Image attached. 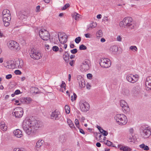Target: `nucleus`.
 <instances>
[{
    "label": "nucleus",
    "mask_w": 151,
    "mask_h": 151,
    "mask_svg": "<svg viewBox=\"0 0 151 151\" xmlns=\"http://www.w3.org/2000/svg\"><path fill=\"white\" fill-rule=\"evenodd\" d=\"M40 127L38 121L32 119H25L23 122L22 127L25 133L28 135H33Z\"/></svg>",
    "instance_id": "1"
},
{
    "label": "nucleus",
    "mask_w": 151,
    "mask_h": 151,
    "mask_svg": "<svg viewBox=\"0 0 151 151\" xmlns=\"http://www.w3.org/2000/svg\"><path fill=\"white\" fill-rule=\"evenodd\" d=\"M132 19L131 17H125L120 22V25H123L124 27L127 28L129 29H133L135 27V24L132 22Z\"/></svg>",
    "instance_id": "2"
},
{
    "label": "nucleus",
    "mask_w": 151,
    "mask_h": 151,
    "mask_svg": "<svg viewBox=\"0 0 151 151\" xmlns=\"http://www.w3.org/2000/svg\"><path fill=\"white\" fill-rule=\"evenodd\" d=\"M115 119L119 125L126 124L128 121L127 116L123 114H118L114 117Z\"/></svg>",
    "instance_id": "3"
},
{
    "label": "nucleus",
    "mask_w": 151,
    "mask_h": 151,
    "mask_svg": "<svg viewBox=\"0 0 151 151\" xmlns=\"http://www.w3.org/2000/svg\"><path fill=\"white\" fill-rule=\"evenodd\" d=\"M141 136L144 138H148L151 134V130L150 127L143 125L140 128Z\"/></svg>",
    "instance_id": "4"
},
{
    "label": "nucleus",
    "mask_w": 151,
    "mask_h": 151,
    "mask_svg": "<svg viewBox=\"0 0 151 151\" xmlns=\"http://www.w3.org/2000/svg\"><path fill=\"white\" fill-rule=\"evenodd\" d=\"M4 65H6V66H23L24 64L22 60L18 59L16 60L7 61L5 63H4Z\"/></svg>",
    "instance_id": "5"
},
{
    "label": "nucleus",
    "mask_w": 151,
    "mask_h": 151,
    "mask_svg": "<svg viewBox=\"0 0 151 151\" xmlns=\"http://www.w3.org/2000/svg\"><path fill=\"white\" fill-rule=\"evenodd\" d=\"M30 55L32 59L35 60H39L42 58L41 53L38 50L35 49H31L30 52Z\"/></svg>",
    "instance_id": "6"
},
{
    "label": "nucleus",
    "mask_w": 151,
    "mask_h": 151,
    "mask_svg": "<svg viewBox=\"0 0 151 151\" xmlns=\"http://www.w3.org/2000/svg\"><path fill=\"white\" fill-rule=\"evenodd\" d=\"M40 37L44 40H47L50 38V35L48 32L44 29H42L39 31Z\"/></svg>",
    "instance_id": "7"
},
{
    "label": "nucleus",
    "mask_w": 151,
    "mask_h": 151,
    "mask_svg": "<svg viewBox=\"0 0 151 151\" xmlns=\"http://www.w3.org/2000/svg\"><path fill=\"white\" fill-rule=\"evenodd\" d=\"M127 80L129 83H135L137 82L139 78V76L137 74H129L126 77Z\"/></svg>",
    "instance_id": "8"
},
{
    "label": "nucleus",
    "mask_w": 151,
    "mask_h": 151,
    "mask_svg": "<svg viewBox=\"0 0 151 151\" xmlns=\"http://www.w3.org/2000/svg\"><path fill=\"white\" fill-rule=\"evenodd\" d=\"M12 114L16 118L21 117L23 114V109L20 107L15 108L13 110Z\"/></svg>",
    "instance_id": "9"
},
{
    "label": "nucleus",
    "mask_w": 151,
    "mask_h": 151,
    "mask_svg": "<svg viewBox=\"0 0 151 151\" xmlns=\"http://www.w3.org/2000/svg\"><path fill=\"white\" fill-rule=\"evenodd\" d=\"M2 17L4 26L6 27L9 26L11 19L10 13L3 15Z\"/></svg>",
    "instance_id": "10"
},
{
    "label": "nucleus",
    "mask_w": 151,
    "mask_h": 151,
    "mask_svg": "<svg viewBox=\"0 0 151 151\" xmlns=\"http://www.w3.org/2000/svg\"><path fill=\"white\" fill-rule=\"evenodd\" d=\"M8 46L11 49H14L17 50L19 49L18 43L13 40L10 41L8 42Z\"/></svg>",
    "instance_id": "11"
},
{
    "label": "nucleus",
    "mask_w": 151,
    "mask_h": 151,
    "mask_svg": "<svg viewBox=\"0 0 151 151\" xmlns=\"http://www.w3.org/2000/svg\"><path fill=\"white\" fill-rule=\"evenodd\" d=\"M120 105L122 107V110L124 113H127L130 111V109L127 103L124 100H121Z\"/></svg>",
    "instance_id": "12"
},
{
    "label": "nucleus",
    "mask_w": 151,
    "mask_h": 151,
    "mask_svg": "<svg viewBox=\"0 0 151 151\" xmlns=\"http://www.w3.org/2000/svg\"><path fill=\"white\" fill-rule=\"evenodd\" d=\"M99 64L101 66H111V62L110 60L107 58H102L99 61Z\"/></svg>",
    "instance_id": "13"
},
{
    "label": "nucleus",
    "mask_w": 151,
    "mask_h": 151,
    "mask_svg": "<svg viewBox=\"0 0 151 151\" xmlns=\"http://www.w3.org/2000/svg\"><path fill=\"white\" fill-rule=\"evenodd\" d=\"M61 115L60 112L55 110L52 112L50 115V118L51 119L54 120H58L61 117Z\"/></svg>",
    "instance_id": "14"
},
{
    "label": "nucleus",
    "mask_w": 151,
    "mask_h": 151,
    "mask_svg": "<svg viewBox=\"0 0 151 151\" xmlns=\"http://www.w3.org/2000/svg\"><path fill=\"white\" fill-rule=\"evenodd\" d=\"M80 108L82 111L85 112L89 110L90 106L88 103L85 101L83 103L81 104Z\"/></svg>",
    "instance_id": "15"
},
{
    "label": "nucleus",
    "mask_w": 151,
    "mask_h": 151,
    "mask_svg": "<svg viewBox=\"0 0 151 151\" xmlns=\"http://www.w3.org/2000/svg\"><path fill=\"white\" fill-rule=\"evenodd\" d=\"M77 80L78 81L79 86L81 88H84L85 86V82L83 78L81 76H79L77 77Z\"/></svg>",
    "instance_id": "16"
},
{
    "label": "nucleus",
    "mask_w": 151,
    "mask_h": 151,
    "mask_svg": "<svg viewBox=\"0 0 151 151\" xmlns=\"http://www.w3.org/2000/svg\"><path fill=\"white\" fill-rule=\"evenodd\" d=\"M59 40L61 44H64L67 41L68 37L65 34H64L61 36V34L60 35H58Z\"/></svg>",
    "instance_id": "17"
},
{
    "label": "nucleus",
    "mask_w": 151,
    "mask_h": 151,
    "mask_svg": "<svg viewBox=\"0 0 151 151\" xmlns=\"http://www.w3.org/2000/svg\"><path fill=\"white\" fill-rule=\"evenodd\" d=\"M118 148L120 150L122 151H131L132 150L131 148L128 146L121 145H118Z\"/></svg>",
    "instance_id": "18"
},
{
    "label": "nucleus",
    "mask_w": 151,
    "mask_h": 151,
    "mask_svg": "<svg viewBox=\"0 0 151 151\" xmlns=\"http://www.w3.org/2000/svg\"><path fill=\"white\" fill-rule=\"evenodd\" d=\"M145 84L148 88L150 90L151 89V76L147 77Z\"/></svg>",
    "instance_id": "19"
},
{
    "label": "nucleus",
    "mask_w": 151,
    "mask_h": 151,
    "mask_svg": "<svg viewBox=\"0 0 151 151\" xmlns=\"http://www.w3.org/2000/svg\"><path fill=\"white\" fill-rule=\"evenodd\" d=\"M15 136L18 138H20L23 136L22 132L19 129H17L14 130L13 132Z\"/></svg>",
    "instance_id": "20"
},
{
    "label": "nucleus",
    "mask_w": 151,
    "mask_h": 151,
    "mask_svg": "<svg viewBox=\"0 0 151 151\" xmlns=\"http://www.w3.org/2000/svg\"><path fill=\"white\" fill-rule=\"evenodd\" d=\"M118 48L117 46L113 45L111 46L110 49V52L113 54H115L118 51Z\"/></svg>",
    "instance_id": "21"
},
{
    "label": "nucleus",
    "mask_w": 151,
    "mask_h": 151,
    "mask_svg": "<svg viewBox=\"0 0 151 151\" xmlns=\"http://www.w3.org/2000/svg\"><path fill=\"white\" fill-rule=\"evenodd\" d=\"M67 123L69 127L72 129L73 130H76V129L75 127L74 124L73 123L72 121L70 119H67Z\"/></svg>",
    "instance_id": "22"
},
{
    "label": "nucleus",
    "mask_w": 151,
    "mask_h": 151,
    "mask_svg": "<svg viewBox=\"0 0 151 151\" xmlns=\"http://www.w3.org/2000/svg\"><path fill=\"white\" fill-rule=\"evenodd\" d=\"M18 17L19 19L23 21H25L27 18V16L26 15L23 14L22 13L19 14L18 15Z\"/></svg>",
    "instance_id": "23"
},
{
    "label": "nucleus",
    "mask_w": 151,
    "mask_h": 151,
    "mask_svg": "<svg viewBox=\"0 0 151 151\" xmlns=\"http://www.w3.org/2000/svg\"><path fill=\"white\" fill-rule=\"evenodd\" d=\"M70 56V54L67 52H65L63 54V59L65 61H67L69 59Z\"/></svg>",
    "instance_id": "24"
},
{
    "label": "nucleus",
    "mask_w": 151,
    "mask_h": 151,
    "mask_svg": "<svg viewBox=\"0 0 151 151\" xmlns=\"http://www.w3.org/2000/svg\"><path fill=\"white\" fill-rule=\"evenodd\" d=\"M139 147L140 148H142L143 150L145 151L148 150L149 149L148 146L145 145L144 143L140 145Z\"/></svg>",
    "instance_id": "25"
},
{
    "label": "nucleus",
    "mask_w": 151,
    "mask_h": 151,
    "mask_svg": "<svg viewBox=\"0 0 151 151\" xmlns=\"http://www.w3.org/2000/svg\"><path fill=\"white\" fill-rule=\"evenodd\" d=\"M91 61L88 59H86L84 60L83 63V65H84L90 66L91 65Z\"/></svg>",
    "instance_id": "26"
},
{
    "label": "nucleus",
    "mask_w": 151,
    "mask_h": 151,
    "mask_svg": "<svg viewBox=\"0 0 151 151\" xmlns=\"http://www.w3.org/2000/svg\"><path fill=\"white\" fill-rule=\"evenodd\" d=\"M66 140L65 136L64 135H62L60 136L59 138V141L62 143L65 142Z\"/></svg>",
    "instance_id": "27"
},
{
    "label": "nucleus",
    "mask_w": 151,
    "mask_h": 151,
    "mask_svg": "<svg viewBox=\"0 0 151 151\" xmlns=\"http://www.w3.org/2000/svg\"><path fill=\"white\" fill-rule=\"evenodd\" d=\"M44 141L42 140H39L37 142L36 145V147L37 148H39L42 145Z\"/></svg>",
    "instance_id": "28"
},
{
    "label": "nucleus",
    "mask_w": 151,
    "mask_h": 151,
    "mask_svg": "<svg viewBox=\"0 0 151 151\" xmlns=\"http://www.w3.org/2000/svg\"><path fill=\"white\" fill-rule=\"evenodd\" d=\"M139 86H137L134 87L132 88V91L135 94H137L138 93L139 91V89L138 88Z\"/></svg>",
    "instance_id": "29"
},
{
    "label": "nucleus",
    "mask_w": 151,
    "mask_h": 151,
    "mask_svg": "<svg viewBox=\"0 0 151 151\" xmlns=\"http://www.w3.org/2000/svg\"><path fill=\"white\" fill-rule=\"evenodd\" d=\"M25 104H29L31 103L32 101V99L29 97H25Z\"/></svg>",
    "instance_id": "30"
},
{
    "label": "nucleus",
    "mask_w": 151,
    "mask_h": 151,
    "mask_svg": "<svg viewBox=\"0 0 151 151\" xmlns=\"http://www.w3.org/2000/svg\"><path fill=\"white\" fill-rule=\"evenodd\" d=\"M0 127L4 131H5L7 129V127L4 123L0 124Z\"/></svg>",
    "instance_id": "31"
},
{
    "label": "nucleus",
    "mask_w": 151,
    "mask_h": 151,
    "mask_svg": "<svg viewBox=\"0 0 151 151\" xmlns=\"http://www.w3.org/2000/svg\"><path fill=\"white\" fill-rule=\"evenodd\" d=\"M80 15L77 13H74L73 17L76 20H78L79 18Z\"/></svg>",
    "instance_id": "32"
},
{
    "label": "nucleus",
    "mask_w": 151,
    "mask_h": 151,
    "mask_svg": "<svg viewBox=\"0 0 151 151\" xmlns=\"http://www.w3.org/2000/svg\"><path fill=\"white\" fill-rule=\"evenodd\" d=\"M96 35L97 37H102L103 35V34L101 30H99L96 33Z\"/></svg>",
    "instance_id": "33"
},
{
    "label": "nucleus",
    "mask_w": 151,
    "mask_h": 151,
    "mask_svg": "<svg viewBox=\"0 0 151 151\" xmlns=\"http://www.w3.org/2000/svg\"><path fill=\"white\" fill-rule=\"evenodd\" d=\"M65 112L67 114H68L70 113V108L67 105H65Z\"/></svg>",
    "instance_id": "34"
},
{
    "label": "nucleus",
    "mask_w": 151,
    "mask_h": 151,
    "mask_svg": "<svg viewBox=\"0 0 151 151\" xmlns=\"http://www.w3.org/2000/svg\"><path fill=\"white\" fill-rule=\"evenodd\" d=\"M81 40V38L80 37H77L75 39V41L76 43H79Z\"/></svg>",
    "instance_id": "35"
},
{
    "label": "nucleus",
    "mask_w": 151,
    "mask_h": 151,
    "mask_svg": "<svg viewBox=\"0 0 151 151\" xmlns=\"http://www.w3.org/2000/svg\"><path fill=\"white\" fill-rule=\"evenodd\" d=\"M87 47L83 44L80 45L79 46V49L80 50H85L86 49Z\"/></svg>",
    "instance_id": "36"
},
{
    "label": "nucleus",
    "mask_w": 151,
    "mask_h": 151,
    "mask_svg": "<svg viewBox=\"0 0 151 151\" xmlns=\"http://www.w3.org/2000/svg\"><path fill=\"white\" fill-rule=\"evenodd\" d=\"M14 151H26L25 149L23 148H14Z\"/></svg>",
    "instance_id": "37"
},
{
    "label": "nucleus",
    "mask_w": 151,
    "mask_h": 151,
    "mask_svg": "<svg viewBox=\"0 0 151 151\" xmlns=\"http://www.w3.org/2000/svg\"><path fill=\"white\" fill-rule=\"evenodd\" d=\"M9 13H10V12L9 10L7 9H4L2 12V15Z\"/></svg>",
    "instance_id": "38"
},
{
    "label": "nucleus",
    "mask_w": 151,
    "mask_h": 151,
    "mask_svg": "<svg viewBox=\"0 0 151 151\" xmlns=\"http://www.w3.org/2000/svg\"><path fill=\"white\" fill-rule=\"evenodd\" d=\"M129 49L134 52L137 51V48L136 46H131L130 47Z\"/></svg>",
    "instance_id": "39"
},
{
    "label": "nucleus",
    "mask_w": 151,
    "mask_h": 151,
    "mask_svg": "<svg viewBox=\"0 0 151 151\" xmlns=\"http://www.w3.org/2000/svg\"><path fill=\"white\" fill-rule=\"evenodd\" d=\"M85 67H81V68H80V70L82 72H83L84 71H86L88 70L89 69V67H86L87 68H84Z\"/></svg>",
    "instance_id": "40"
},
{
    "label": "nucleus",
    "mask_w": 151,
    "mask_h": 151,
    "mask_svg": "<svg viewBox=\"0 0 151 151\" xmlns=\"http://www.w3.org/2000/svg\"><path fill=\"white\" fill-rule=\"evenodd\" d=\"M52 49L53 51L55 52L58 51L59 50L58 47V46H53L52 48Z\"/></svg>",
    "instance_id": "41"
},
{
    "label": "nucleus",
    "mask_w": 151,
    "mask_h": 151,
    "mask_svg": "<svg viewBox=\"0 0 151 151\" xmlns=\"http://www.w3.org/2000/svg\"><path fill=\"white\" fill-rule=\"evenodd\" d=\"M70 4H65L63 7L62 8V10H65L66 8L69 7Z\"/></svg>",
    "instance_id": "42"
},
{
    "label": "nucleus",
    "mask_w": 151,
    "mask_h": 151,
    "mask_svg": "<svg viewBox=\"0 0 151 151\" xmlns=\"http://www.w3.org/2000/svg\"><path fill=\"white\" fill-rule=\"evenodd\" d=\"M65 86L66 85L65 82L63 81H62V84L60 86V87L64 88L65 90Z\"/></svg>",
    "instance_id": "43"
},
{
    "label": "nucleus",
    "mask_w": 151,
    "mask_h": 151,
    "mask_svg": "<svg viewBox=\"0 0 151 151\" xmlns=\"http://www.w3.org/2000/svg\"><path fill=\"white\" fill-rule=\"evenodd\" d=\"M14 73L16 75H20L22 74L21 72L19 70H16L14 71Z\"/></svg>",
    "instance_id": "44"
},
{
    "label": "nucleus",
    "mask_w": 151,
    "mask_h": 151,
    "mask_svg": "<svg viewBox=\"0 0 151 151\" xmlns=\"http://www.w3.org/2000/svg\"><path fill=\"white\" fill-rule=\"evenodd\" d=\"M19 101L22 103L25 104V98H21L19 99Z\"/></svg>",
    "instance_id": "45"
},
{
    "label": "nucleus",
    "mask_w": 151,
    "mask_h": 151,
    "mask_svg": "<svg viewBox=\"0 0 151 151\" xmlns=\"http://www.w3.org/2000/svg\"><path fill=\"white\" fill-rule=\"evenodd\" d=\"M78 50L77 49L75 48L70 50L72 54H75L77 52Z\"/></svg>",
    "instance_id": "46"
},
{
    "label": "nucleus",
    "mask_w": 151,
    "mask_h": 151,
    "mask_svg": "<svg viewBox=\"0 0 151 151\" xmlns=\"http://www.w3.org/2000/svg\"><path fill=\"white\" fill-rule=\"evenodd\" d=\"M131 136H130L129 137V139L130 140V142H133L134 140V137L132 134H131Z\"/></svg>",
    "instance_id": "47"
},
{
    "label": "nucleus",
    "mask_w": 151,
    "mask_h": 151,
    "mask_svg": "<svg viewBox=\"0 0 151 151\" xmlns=\"http://www.w3.org/2000/svg\"><path fill=\"white\" fill-rule=\"evenodd\" d=\"M112 143V142L108 140H107L106 142L105 143V144L108 146H111Z\"/></svg>",
    "instance_id": "48"
},
{
    "label": "nucleus",
    "mask_w": 151,
    "mask_h": 151,
    "mask_svg": "<svg viewBox=\"0 0 151 151\" xmlns=\"http://www.w3.org/2000/svg\"><path fill=\"white\" fill-rule=\"evenodd\" d=\"M12 75L11 74H9L6 76V78L7 79H11L12 78Z\"/></svg>",
    "instance_id": "49"
},
{
    "label": "nucleus",
    "mask_w": 151,
    "mask_h": 151,
    "mask_svg": "<svg viewBox=\"0 0 151 151\" xmlns=\"http://www.w3.org/2000/svg\"><path fill=\"white\" fill-rule=\"evenodd\" d=\"M40 6L39 5L37 6L36 7V12H40Z\"/></svg>",
    "instance_id": "50"
},
{
    "label": "nucleus",
    "mask_w": 151,
    "mask_h": 151,
    "mask_svg": "<svg viewBox=\"0 0 151 151\" xmlns=\"http://www.w3.org/2000/svg\"><path fill=\"white\" fill-rule=\"evenodd\" d=\"M14 93H15V94H16V95H18V94H19L21 93V92L18 89L16 90L15 91Z\"/></svg>",
    "instance_id": "51"
},
{
    "label": "nucleus",
    "mask_w": 151,
    "mask_h": 151,
    "mask_svg": "<svg viewBox=\"0 0 151 151\" xmlns=\"http://www.w3.org/2000/svg\"><path fill=\"white\" fill-rule=\"evenodd\" d=\"M87 77L90 79L92 78V75L91 74L88 73L87 75Z\"/></svg>",
    "instance_id": "52"
},
{
    "label": "nucleus",
    "mask_w": 151,
    "mask_h": 151,
    "mask_svg": "<svg viewBox=\"0 0 151 151\" xmlns=\"http://www.w3.org/2000/svg\"><path fill=\"white\" fill-rule=\"evenodd\" d=\"M117 40L118 41H122V37L120 36H118L117 37Z\"/></svg>",
    "instance_id": "53"
},
{
    "label": "nucleus",
    "mask_w": 151,
    "mask_h": 151,
    "mask_svg": "<svg viewBox=\"0 0 151 151\" xmlns=\"http://www.w3.org/2000/svg\"><path fill=\"white\" fill-rule=\"evenodd\" d=\"M87 38H90L91 37L89 33L86 34L84 35Z\"/></svg>",
    "instance_id": "54"
},
{
    "label": "nucleus",
    "mask_w": 151,
    "mask_h": 151,
    "mask_svg": "<svg viewBox=\"0 0 151 151\" xmlns=\"http://www.w3.org/2000/svg\"><path fill=\"white\" fill-rule=\"evenodd\" d=\"M104 136H106L108 134V132L105 130H104V131L103 132V133H101Z\"/></svg>",
    "instance_id": "55"
},
{
    "label": "nucleus",
    "mask_w": 151,
    "mask_h": 151,
    "mask_svg": "<svg viewBox=\"0 0 151 151\" xmlns=\"http://www.w3.org/2000/svg\"><path fill=\"white\" fill-rule=\"evenodd\" d=\"M79 129L80 130V132L81 133L83 134H85V132H84V131H83V130L82 129L80 128Z\"/></svg>",
    "instance_id": "56"
},
{
    "label": "nucleus",
    "mask_w": 151,
    "mask_h": 151,
    "mask_svg": "<svg viewBox=\"0 0 151 151\" xmlns=\"http://www.w3.org/2000/svg\"><path fill=\"white\" fill-rule=\"evenodd\" d=\"M93 24L94 25H93L92 24H90V27L92 28H94L96 27V25H95V23H93Z\"/></svg>",
    "instance_id": "57"
},
{
    "label": "nucleus",
    "mask_w": 151,
    "mask_h": 151,
    "mask_svg": "<svg viewBox=\"0 0 151 151\" xmlns=\"http://www.w3.org/2000/svg\"><path fill=\"white\" fill-rule=\"evenodd\" d=\"M75 125H76V124L78 125V124H79V121L77 119H76L75 120Z\"/></svg>",
    "instance_id": "58"
},
{
    "label": "nucleus",
    "mask_w": 151,
    "mask_h": 151,
    "mask_svg": "<svg viewBox=\"0 0 151 151\" xmlns=\"http://www.w3.org/2000/svg\"><path fill=\"white\" fill-rule=\"evenodd\" d=\"M133 129L132 128L130 129L129 130V132L131 134H133Z\"/></svg>",
    "instance_id": "59"
},
{
    "label": "nucleus",
    "mask_w": 151,
    "mask_h": 151,
    "mask_svg": "<svg viewBox=\"0 0 151 151\" xmlns=\"http://www.w3.org/2000/svg\"><path fill=\"white\" fill-rule=\"evenodd\" d=\"M96 145L98 147H100L101 146V144L99 142H97Z\"/></svg>",
    "instance_id": "60"
},
{
    "label": "nucleus",
    "mask_w": 151,
    "mask_h": 151,
    "mask_svg": "<svg viewBox=\"0 0 151 151\" xmlns=\"http://www.w3.org/2000/svg\"><path fill=\"white\" fill-rule=\"evenodd\" d=\"M101 17H102L101 15L100 14H98L97 16V18L98 19H100L101 18Z\"/></svg>",
    "instance_id": "61"
},
{
    "label": "nucleus",
    "mask_w": 151,
    "mask_h": 151,
    "mask_svg": "<svg viewBox=\"0 0 151 151\" xmlns=\"http://www.w3.org/2000/svg\"><path fill=\"white\" fill-rule=\"evenodd\" d=\"M74 61L73 60H71L70 62V64L71 66H72L73 65Z\"/></svg>",
    "instance_id": "62"
},
{
    "label": "nucleus",
    "mask_w": 151,
    "mask_h": 151,
    "mask_svg": "<svg viewBox=\"0 0 151 151\" xmlns=\"http://www.w3.org/2000/svg\"><path fill=\"white\" fill-rule=\"evenodd\" d=\"M71 100L72 101H74L76 100L75 99H74V98L73 97V96H72L71 97Z\"/></svg>",
    "instance_id": "63"
},
{
    "label": "nucleus",
    "mask_w": 151,
    "mask_h": 151,
    "mask_svg": "<svg viewBox=\"0 0 151 151\" xmlns=\"http://www.w3.org/2000/svg\"><path fill=\"white\" fill-rule=\"evenodd\" d=\"M74 45L73 44H70V47L71 48H73L74 47Z\"/></svg>",
    "instance_id": "64"
}]
</instances>
